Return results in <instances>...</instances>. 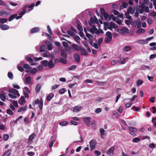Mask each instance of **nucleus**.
Returning a JSON list of instances; mask_svg holds the SVG:
<instances>
[{
    "mask_svg": "<svg viewBox=\"0 0 156 156\" xmlns=\"http://www.w3.org/2000/svg\"><path fill=\"white\" fill-rule=\"evenodd\" d=\"M119 61L118 60H113L112 61L111 64L112 65H114L116 63H117Z\"/></svg>",
    "mask_w": 156,
    "mask_h": 156,
    "instance_id": "obj_64",
    "label": "nucleus"
},
{
    "mask_svg": "<svg viewBox=\"0 0 156 156\" xmlns=\"http://www.w3.org/2000/svg\"><path fill=\"white\" fill-rule=\"evenodd\" d=\"M74 39L75 41L76 42L78 43H80V38L78 36H76L74 37Z\"/></svg>",
    "mask_w": 156,
    "mask_h": 156,
    "instance_id": "obj_47",
    "label": "nucleus"
},
{
    "mask_svg": "<svg viewBox=\"0 0 156 156\" xmlns=\"http://www.w3.org/2000/svg\"><path fill=\"white\" fill-rule=\"evenodd\" d=\"M121 32L122 33H128L129 32V29L126 28H122L120 30Z\"/></svg>",
    "mask_w": 156,
    "mask_h": 156,
    "instance_id": "obj_28",
    "label": "nucleus"
},
{
    "mask_svg": "<svg viewBox=\"0 0 156 156\" xmlns=\"http://www.w3.org/2000/svg\"><path fill=\"white\" fill-rule=\"evenodd\" d=\"M128 6L127 3L126 2H123L122 4V5L120 6V9H122L124 8H126Z\"/></svg>",
    "mask_w": 156,
    "mask_h": 156,
    "instance_id": "obj_30",
    "label": "nucleus"
},
{
    "mask_svg": "<svg viewBox=\"0 0 156 156\" xmlns=\"http://www.w3.org/2000/svg\"><path fill=\"white\" fill-rule=\"evenodd\" d=\"M89 144L91 149L92 150L94 149L96 145V140L94 139L92 140L90 142Z\"/></svg>",
    "mask_w": 156,
    "mask_h": 156,
    "instance_id": "obj_10",
    "label": "nucleus"
},
{
    "mask_svg": "<svg viewBox=\"0 0 156 156\" xmlns=\"http://www.w3.org/2000/svg\"><path fill=\"white\" fill-rule=\"evenodd\" d=\"M90 31L92 34H94V33H95L96 34H99L98 29L95 26H93L92 28L90 29Z\"/></svg>",
    "mask_w": 156,
    "mask_h": 156,
    "instance_id": "obj_12",
    "label": "nucleus"
},
{
    "mask_svg": "<svg viewBox=\"0 0 156 156\" xmlns=\"http://www.w3.org/2000/svg\"><path fill=\"white\" fill-rule=\"evenodd\" d=\"M25 81L27 84H29L31 82V78L30 76H28L26 78Z\"/></svg>",
    "mask_w": 156,
    "mask_h": 156,
    "instance_id": "obj_32",
    "label": "nucleus"
},
{
    "mask_svg": "<svg viewBox=\"0 0 156 156\" xmlns=\"http://www.w3.org/2000/svg\"><path fill=\"white\" fill-rule=\"evenodd\" d=\"M131 24L132 27H134L136 26L137 24V22L136 21L134 20V21L132 22Z\"/></svg>",
    "mask_w": 156,
    "mask_h": 156,
    "instance_id": "obj_52",
    "label": "nucleus"
},
{
    "mask_svg": "<svg viewBox=\"0 0 156 156\" xmlns=\"http://www.w3.org/2000/svg\"><path fill=\"white\" fill-rule=\"evenodd\" d=\"M35 154L34 152L32 151L28 152L27 153V154L29 156H33Z\"/></svg>",
    "mask_w": 156,
    "mask_h": 156,
    "instance_id": "obj_57",
    "label": "nucleus"
},
{
    "mask_svg": "<svg viewBox=\"0 0 156 156\" xmlns=\"http://www.w3.org/2000/svg\"><path fill=\"white\" fill-rule=\"evenodd\" d=\"M41 86L39 84H37L35 90L37 93L39 92L41 89Z\"/></svg>",
    "mask_w": 156,
    "mask_h": 156,
    "instance_id": "obj_42",
    "label": "nucleus"
},
{
    "mask_svg": "<svg viewBox=\"0 0 156 156\" xmlns=\"http://www.w3.org/2000/svg\"><path fill=\"white\" fill-rule=\"evenodd\" d=\"M8 21V19L7 18H1L0 19V23H6Z\"/></svg>",
    "mask_w": 156,
    "mask_h": 156,
    "instance_id": "obj_46",
    "label": "nucleus"
},
{
    "mask_svg": "<svg viewBox=\"0 0 156 156\" xmlns=\"http://www.w3.org/2000/svg\"><path fill=\"white\" fill-rule=\"evenodd\" d=\"M104 28L105 30L107 28L109 29L110 30H112V28H114L115 25L113 22H111L110 23H104Z\"/></svg>",
    "mask_w": 156,
    "mask_h": 156,
    "instance_id": "obj_5",
    "label": "nucleus"
},
{
    "mask_svg": "<svg viewBox=\"0 0 156 156\" xmlns=\"http://www.w3.org/2000/svg\"><path fill=\"white\" fill-rule=\"evenodd\" d=\"M50 53L48 51H47L45 52L43 55V56L44 57H48L50 56Z\"/></svg>",
    "mask_w": 156,
    "mask_h": 156,
    "instance_id": "obj_37",
    "label": "nucleus"
},
{
    "mask_svg": "<svg viewBox=\"0 0 156 156\" xmlns=\"http://www.w3.org/2000/svg\"><path fill=\"white\" fill-rule=\"evenodd\" d=\"M45 46L44 45H41L40 46V51L41 52H43L45 51Z\"/></svg>",
    "mask_w": 156,
    "mask_h": 156,
    "instance_id": "obj_41",
    "label": "nucleus"
},
{
    "mask_svg": "<svg viewBox=\"0 0 156 156\" xmlns=\"http://www.w3.org/2000/svg\"><path fill=\"white\" fill-rule=\"evenodd\" d=\"M90 118L88 117H84L83 118L84 122L87 124L90 123Z\"/></svg>",
    "mask_w": 156,
    "mask_h": 156,
    "instance_id": "obj_21",
    "label": "nucleus"
},
{
    "mask_svg": "<svg viewBox=\"0 0 156 156\" xmlns=\"http://www.w3.org/2000/svg\"><path fill=\"white\" fill-rule=\"evenodd\" d=\"M40 29L37 27H35L32 28L30 30V33L33 34L37 32L40 31Z\"/></svg>",
    "mask_w": 156,
    "mask_h": 156,
    "instance_id": "obj_19",
    "label": "nucleus"
},
{
    "mask_svg": "<svg viewBox=\"0 0 156 156\" xmlns=\"http://www.w3.org/2000/svg\"><path fill=\"white\" fill-rule=\"evenodd\" d=\"M74 58L76 61L79 62L80 61V58L79 55L78 54H76L74 55Z\"/></svg>",
    "mask_w": 156,
    "mask_h": 156,
    "instance_id": "obj_23",
    "label": "nucleus"
},
{
    "mask_svg": "<svg viewBox=\"0 0 156 156\" xmlns=\"http://www.w3.org/2000/svg\"><path fill=\"white\" fill-rule=\"evenodd\" d=\"M0 27L2 30H5L9 29V27L7 25L2 24L0 25Z\"/></svg>",
    "mask_w": 156,
    "mask_h": 156,
    "instance_id": "obj_20",
    "label": "nucleus"
},
{
    "mask_svg": "<svg viewBox=\"0 0 156 156\" xmlns=\"http://www.w3.org/2000/svg\"><path fill=\"white\" fill-rule=\"evenodd\" d=\"M143 82V81L140 80H138L136 82V84L138 86H140L142 85Z\"/></svg>",
    "mask_w": 156,
    "mask_h": 156,
    "instance_id": "obj_53",
    "label": "nucleus"
},
{
    "mask_svg": "<svg viewBox=\"0 0 156 156\" xmlns=\"http://www.w3.org/2000/svg\"><path fill=\"white\" fill-rule=\"evenodd\" d=\"M63 46L65 47V49L66 51H69L70 50V48L69 47L67 43L65 41L62 42Z\"/></svg>",
    "mask_w": 156,
    "mask_h": 156,
    "instance_id": "obj_14",
    "label": "nucleus"
},
{
    "mask_svg": "<svg viewBox=\"0 0 156 156\" xmlns=\"http://www.w3.org/2000/svg\"><path fill=\"white\" fill-rule=\"evenodd\" d=\"M140 141V139L137 137L133 138V141L134 143H138Z\"/></svg>",
    "mask_w": 156,
    "mask_h": 156,
    "instance_id": "obj_51",
    "label": "nucleus"
},
{
    "mask_svg": "<svg viewBox=\"0 0 156 156\" xmlns=\"http://www.w3.org/2000/svg\"><path fill=\"white\" fill-rule=\"evenodd\" d=\"M17 16V14H14L12 15L11 16H10L9 18V21H11L13 20L15 18L16 19V17Z\"/></svg>",
    "mask_w": 156,
    "mask_h": 156,
    "instance_id": "obj_38",
    "label": "nucleus"
},
{
    "mask_svg": "<svg viewBox=\"0 0 156 156\" xmlns=\"http://www.w3.org/2000/svg\"><path fill=\"white\" fill-rule=\"evenodd\" d=\"M131 49V48L129 46H126L124 48V50L125 51H129Z\"/></svg>",
    "mask_w": 156,
    "mask_h": 156,
    "instance_id": "obj_44",
    "label": "nucleus"
},
{
    "mask_svg": "<svg viewBox=\"0 0 156 156\" xmlns=\"http://www.w3.org/2000/svg\"><path fill=\"white\" fill-rule=\"evenodd\" d=\"M11 152V150H8L4 152L2 156H9Z\"/></svg>",
    "mask_w": 156,
    "mask_h": 156,
    "instance_id": "obj_26",
    "label": "nucleus"
},
{
    "mask_svg": "<svg viewBox=\"0 0 156 156\" xmlns=\"http://www.w3.org/2000/svg\"><path fill=\"white\" fill-rule=\"evenodd\" d=\"M128 129L130 131V133L131 135L134 136H136L135 132L137 131V129L136 128L131 126H129L128 127Z\"/></svg>",
    "mask_w": 156,
    "mask_h": 156,
    "instance_id": "obj_8",
    "label": "nucleus"
},
{
    "mask_svg": "<svg viewBox=\"0 0 156 156\" xmlns=\"http://www.w3.org/2000/svg\"><path fill=\"white\" fill-rule=\"evenodd\" d=\"M76 68V66L74 65L71 66L68 69L69 70H71L75 69Z\"/></svg>",
    "mask_w": 156,
    "mask_h": 156,
    "instance_id": "obj_60",
    "label": "nucleus"
},
{
    "mask_svg": "<svg viewBox=\"0 0 156 156\" xmlns=\"http://www.w3.org/2000/svg\"><path fill=\"white\" fill-rule=\"evenodd\" d=\"M17 68L21 72H23L24 71V69L22 67V66H17Z\"/></svg>",
    "mask_w": 156,
    "mask_h": 156,
    "instance_id": "obj_62",
    "label": "nucleus"
},
{
    "mask_svg": "<svg viewBox=\"0 0 156 156\" xmlns=\"http://www.w3.org/2000/svg\"><path fill=\"white\" fill-rule=\"evenodd\" d=\"M145 42V41L144 40H139L136 41V43L140 44H146Z\"/></svg>",
    "mask_w": 156,
    "mask_h": 156,
    "instance_id": "obj_36",
    "label": "nucleus"
},
{
    "mask_svg": "<svg viewBox=\"0 0 156 156\" xmlns=\"http://www.w3.org/2000/svg\"><path fill=\"white\" fill-rule=\"evenodd\" d=\"M100 11L101 15L104 16L106 15L107 13H105V9L103 8H101L100 9Z\"/></svg>",
    "mask_w": 156,
    "mask_h": 156,
    "instance_id": "obj_43",
    "label": "nucleus"
},
{
    "mask_svg": "<svg viewBox=\"0 0 156 156\" xmlns=\"http://www.w3.org/2000/svg\"><path fill=\"white\" fill-rule=\"evenodd\" d=\"M55 140H51L49 144V146L51 148L53 144L55 142Z\"/></svg>",
    "mask_w": 156,
    "mask_h": 156,
    "instance_id": "obj_63",
    "label": "nucleus"
},
{
    "mask_svg": "<svg viewBox=\"0 0 156 156\" xmlns=\"http://www.w3.org/2000/svg\"><path fill=\"white\" fill-rule=\"evenodd\" d=\"M71 30H68L67 31V33L70 36H74L75 35V33Z\"/></svg>",
    "mask_w": 156,
    "mask_h": 156,
    "instance_id": "obj_48",
    "label": "nucleus"
},
{
    "mask_svg": "<svg viewBox=\"0 0 156 156\" xmlns=\"http://www.w3.org/2000/svg\"><path fill=\"white\" fill-rule=\"evenodd\" d=\"M72 47L74 50L76 51H80V49L81 47H80L75 44H73L72 45Z\"/></svg>",
    "mask_w": 156,
    "mask_h": 156,
    "instance_id": "obj_15",
    "label": "nucleus"
},
{
    "mask_svg": "<svg viewBox=\"0 0 156 156\" xmlns=\"http://www.w3.org/2000/svg\"><path fill=\"white\" fill-rule=\"evenodd\" d=\"M26 59L27 60L28 62H29V63H30L31 65L32 64H31V63L33 62V60L31 58L29 57L26 56Z\"/></svg>",
    "mask_w": 156,
    "mask_h": 156,
    "instance_id": "obj_45",
    "label": "nucleus"
},
{
    "mask_svg": "<svg viewBox=\"0 0 156 156\" xmlns=\"http://www.w3.org/2000/svg\"><path fill=\"white\" fill-rule=\"evenodd\" d=\"M112 37L106 36L105 38V42L106 43H109L111 41Z\"/></svg>",
    "mask_w": 156,
    "mask_h": 156,
    "instance_id": "obj_33",
    "label": "nucleus"
},
{
    "mask_svg": "<svg viewBox=\"0 0 156 156\" xmlns=\"http://www.w3.org/2000/svg\"><path fill=\"white\" fill-rule=\"evenodd\" d=\"M9 137V136L8 134H5L4 135L3 138H4V140H5V141L7 140H8Z\"/></svg>",
    "mask_w": 156,
    "mask_h": 156,
    "instance_id": "obj_59",
    "label": "nucleus"
},
{
    "mask_svg": "<svg viewBox=\"0 0 156 156\" xmlns=\"http://www.w3.org/2000/svg\"><path fill=\"white\" fill-rule=\"evenodd\" d=\"M23 68L26 69V73H28L31 69L30 66L28 64L25 63L23 65Z\"/></svg>",
    "mask_w": 156,
    "mask_h": 156,
    "instance_id": "obj_11",
    "label": "nucleus"
},
{
    "mask_svg": "<svg viewBox=\"0 0 156 156\" xmlns=\"http://www.w3.org/2000/svg\"><path fill=\"white\" fill-rule=\"evenodd\" d=\"M112 114L113 115V118L115 119L118 118L119 116V114L116 111H113Z\"/></svg>",
    "mask_w": 156,
    "mask_h": 156,
    "instance_id": "obj_39",
    "label": "nucleus"
},
{
    "mask_svg": "<svg viewBox=\"0 0 156 156\" xmlns=\"http://www.w3.org/2000/svg\"><path fill=\"white\" fill-rule=\"evenodd\" d=\"M105 130L103 128H101L99 129V132L101 135H103L105 134Z\"/></svg>",
    "mask_w": 156,
    "mask_h": 156,
    "instance_id": "obj_56",
    "label": "nucleus"
},
{
    "mask_svg": "<svg viewBox=\"0 0 156 156\" xmlns=\"http://www.w3.org/2000/svg\"><path fill=\"white\" fill-rule=\"evenodd\" d=\"M104 17L105 19L107 21H110L112 19L114 21H115V17H114V15L112 14L109 15L107 13Z\"/></svg>",
    "mask_w": 156,
    "mask_h": 156,
    "instance_id": "obj_7",
    "label": "nucleus"
},
{
    "mask_svg": "<svg viewBox=\"0 0 156 156\" xmlns=\"http://www.w3.org/2000/svg\"><path fill=\"white\" fill-rule=\"evenodd\" d=\"M139 2L140 4L141 5L139 6L137 10L140 13H142L144 11V7H145V4H147L149 2V0H140Z\"/></svg>",
    "mask_w": 156,
    "mask_h": 156,
    "instance_id": "obj_2",
    "label": "nucleus"
},
{
    "mask_svg": "<svg viewBox=\"0 0 156 156\" xmlns=\"http://www.w3.org/2000/svg\"><path fill=\"white\" fill-rule=\"evenodd\" d=\"M41 64L45 67L48 66L50 69L53 68L55 66L53 61L51 60L49 61L46 60H43L41 62Z\"/></svg>",
    "mask_w": 156,
    "mask_h": 156,
    "instance_id": "obj_3",
    "label": "nucleus"
},
{
    "mask_svg": "<svg viewBox=\"0 0 156 156\" xmlns=\"http://www.w3.org/2000/svg\"><path fill=\"white\" fill-rule=\"evenodd\" d=\"M54 95L52 93L49 94L46 97V99L48 101H50L51 99L53 98Z\"/></svg>",
    "mask_w": 156,
    "mask_h": 156,
    "instance_id": "obj_29",
    "label": "nucleus"
},
{
    "mask_svg": "<svg viewBox=\"0 0 156 156\" xmlns=\"http://www.w3.org/2000/svg\"><path fill=\"white\" fill-rule=\"evenodd\" d=\"M81 109V107L80 106L78 105L75 106L73 109V111L75 112H79Z\"/></svg>",
    "mask_w": 156,
    "mask_h": 156,
    "instance_id": "obj_22",
    "label": "nucleus"
},
{
    "mask_svg": "<svg viewBox=\"0 0 156 156\" xmlns=\"http://www.w3.org/2000/svg\"><path fill=\"white\" fill-rule=\"evenodd\" d=\"M20 105H23L26 103V101L24 97L23 96H21L18 101Z\"/></svg>",
    "mask_w": 156,
    "mask_h": 156,
    "instance_id": "obj_13",
    "label": "nucleus"
},
{
    "mask_svg": "<svg viewBox=\"0 0 156 156\" xmlns=\"http://www.w3.org/2000/svg\"><path fill=\"white\" fill-rule=\"evenodd\" d=\"M27 108V106H25L24 107H20L19 109H18V111L19 112H21L22 111L23 112L25 111Z\"/></svg>",
    "mask_w": 156,
    "mask_h": 156,
    "instance_id": "obj_27",
    "label": "nucleus"
},
{
    "mask_svg": "<svg viewBox=\"0 0 156 156\" xmlns=\"http://www.w3.org/2000/svg\"><path fill=\"white\" fill-rule=\"evenodd\" d=\"M47 30L48 32L50 35H52V33L49 25L47 26Z\"/></svg>",
    "mask_w": 156,
    "mask_h": 156,
    "instance_id": "obj_61",
    "label": "nucleus"
},
{
    "mask_svg": "<svg viewBox=\"0 0 156 156\" xmlns=\"http://www.w3.org/2000/svg\"><path fill=\"white\" fill-rule=\"evenodd\" d=\"M26 12H27V10L23 11H22L21 12L19 13V16H18L17 15V16L16 18V19L18 20L20 19L21 18H22V16L23 15L26 13Z\"/></svg>",
    "mask_w": 156,
    "mask_h": 156,
    "instance_id": "obj_16",
    "label": "nucleus"
},
{
    "mask_svg": "<svg viewBox=\"0 0 156 156\" xmlns=\"http://www.w3.org/2000/svg\"><path fill=\"white\" fill-rule=\"evenodd\" d=\"M9 92L11 93L9 94L8 95L11 98H15L17 97H19L20 96L18 91L17 90L13 89H10L9 90Z\"/></svg>",
    "mask_w": 156,
    "mask_h": 156,
    "instance_id": "obj_1",
    "label": "nucleus"
},
{
    "mask_svg": "<svg viewBox=\"0 0 156 156\" xmlns=\"http://www.w3.org/2000/svg\"><path fill=\"white\" fill-rule=\"evenodd\" d=\"M90 20L93 23H98V19L95 16L93 17L90 18Z\"/></svg>",
    "mask_w": 156,
    "mask_h": 156,
    "instance_id": "obj_25",
    "label": "nucleus"
},
{
    "mask_svg": "<svg viewBox=\"0 0 156 156\" xmlns=\"http://www.w3.org/2000/svg\"><path fill=\"white\" fill-rule=\"evenodd\" d=\"M77 27L78 30L80 32H82L83 30V28L79 24H78L77 25Z\"/></svg>",
    "mask_w": 156,
    "mask_h": 156,
    "instance_id": "obj_49",
    "label": "nucleus"
},
{
    "mask_svg": "<svg viewBox=\"0 0 156 156\" xmlns=\"http://www.w3.org/2000/svg\"><path fill=\"white\" fill-rule=\"evenodd\" d=\"M132 21H133L127 20H125V23L127 25H129L130 24Z\"/></svg>",
    "mask_w": 156,
    "mask_h": 156,
    "instance_id": "obj_58",
    "label": "nucleus"
},
{
    "mask_svg": "<svg viewBox=\"0 0 156 156\" xmlns=\"http://www.w3.org/2000/svg\"><path fill=\"white\" fill-rule=\"evenodd\" d=\"M68 123V122L66 121H64L59 122V124L62 126H65Z\"/></svg>",
    "mask_w": 156,
    "mask_h": 156,
    "instance_id": "obj_50",
    "label": "nucleus"
},
{
    "mask_svg": "<svg viewBox=\"0 0 156 156\" xmlns=\"http://www.w3.org/2000/svg\"><path fill=\"white\" fill-rule=\"evenodd\" d=\"M35 136V135L34 133H32L29 137V140L31 141L34 140Z\"/></svg>",
    "mask_w": 156,
    "mask_h": 156,
    "instance_id": "obj_40",
    "label": "nucleus"
},
{
    "mask_svg": "<svg viewBox=\"0 0 156 156\" xmlns=\"http://www.w3.org/2000/svg\"><path fill=\"white\" fill-rule=\"evenodd\" d=\"M128 11L130 13L133 14L135 12V10L131 6H129L127 9Z\"/></svg>",
    "mask_w": 156,
    "mask_h": 156,
    "instance_id": "obj_31",
    "label": "nucleus"
},
{
    "mask_svg": "<svg viewBox=\"0 0 156 156\" xmlns=\"http://www.w3.org/2000/svg\"><path fill=\"white\" fill-rule=\"evenodd\" d=\"M10 13L8 12H6L4 11L0 12V16H2L5 17L9 15H10Z\"/></svg>",
    "mask_w": 156,
    "mask_h": 156,
    "instance_id": "obj_17",
    "label": "nucleus"
},
{
    "mask_svg": "<svg viewBox=\"0 0 156 156\" xmlns=\"http://www.w3.org/2000/svg\"><path fill=\"white\" fill-rule=\"evenodd\" d=\"M5 88L0 89V98L2 101H5L6 99V94L3 89H5Z\"/></svg>",
    "mask_w": 156,
    "mask_h": 156,
    "instance_id": "obj_6",
    "label": "nucleus"
},
{
    "mask_svg": "<svg viewBox=\"0 0 156 156\" xmlns=\"http://www.w3.org/2000/svg\"><path fill=\"white\" fill-rule=\"evenodd\" d=\"M43 100L41 98L39 100L37 99L34 101L32 103L33 106H35V105L38 104V107L41 110H42L43 105Z\"/></svg>",
    "mask_w": 156,
    "mask_h": 156,
    "instance_id": "obj_4",
    "label": "nucleus"
},
{
    "mask_svg": "<svg viewBox=\"0 0 156 156\" xmlns=\"http://www.w3.org/2000/svg\"><path fill=\"white\" fill-rule=\"evenodd\" d=\"M61 56L64 58H66L67 57L66 52L63 50L61 51Z\"/></svg>",
    "mask_w": 156,
    "mask_h": 156,
    "instance_id": "obj_34",
    "label": "nucleus"
},
{
    "mask_svg": "<svg viewBox=\"0 0 156 156\" xmlns=\"http://www.w3.org/2000/svg\"><path fill=\"white\" fill-rule=\"evenodd\" d=\"M115 150L114 146H112L107 151V154L109 156H112L114 154V151Z\"/></svg>",
    "mask_w": 156,
    "mask_h": 156,
    "instance_id": "obj_9",
    "label": "nucleus"
},
{
    "mask_svg": "<svg viewBox=\"0 0 156 156\" xmlns=\"http://www.w3.org/2000/svg\"><path fill=\"white\" fill-rule=\"evenodd\" d=\"M45 43L47 45V48L48 50H51L52 49V44L49 41H47L45 42Z\"/></svg>",
    "mask_w": 156,
    "mask_h": 156,
    "instance_id": "obj_18",
    "label": "nucleus"
},
{
    "mask_svg": "<svg viewBox=\"0 0 156 156\" xmlns=\"http://www.w3.org/2000/svg\"><path fill=\"white\" fill-rule=\"evenodd\" d=\"M6 113L7 114L10 115H12L13 114L12 111L10 109H8L6 111Z\"/></svg>",
    "mask_w": 156,
    "mask_h": 156,
    "instance_id": "obj_55",
    "label": "nucleus"
},
{
    "mask_svg": "<svg viewBox=\"0 0 156 156\" xmlns=\"http://www.w3.org/2000/svg\"><path fill=\"white\" fill-rule=\"evenodd\" d=\"M80 51H81V55H87L88 54L87 52L83 48L81 47Z\"/></svg>",
    "mask_w": 156,
    "mask_h": 156,
    "instance_id": "obj_24",
    "label": "nucleus"
},
{
    "mask_svg": "<svg viewBox=\"0 0 156 156\" xmlns=\"http://www.w3.org/2000/svg\"><path fill=\"white\" fill-rule=\"evenodd\" d=\"M8 76L10 79H12L13 78V75L11 72H8Z\"/></svg>",
    "mask_w": 156,
    "mask_h": 156,
    "instance_id": "obj_54",
    "label": "nucleus"
},
{
    "mask_svg": "<svg viewBox=\"0 0 156 156\" xmlns=\"http://www.w3.org/2000/svg\"><path fill=\"white\" fill-rule=\"evenodd\" d=\"M145 32V30L143 29H140L136 31V33L139 34L140 33H143Z\"/></svg>",
    "mask_w": 156,
    "mask_h": 156,
    "instance_id": "obj_35",
    "label": "nucleus"
}]
</instances>
